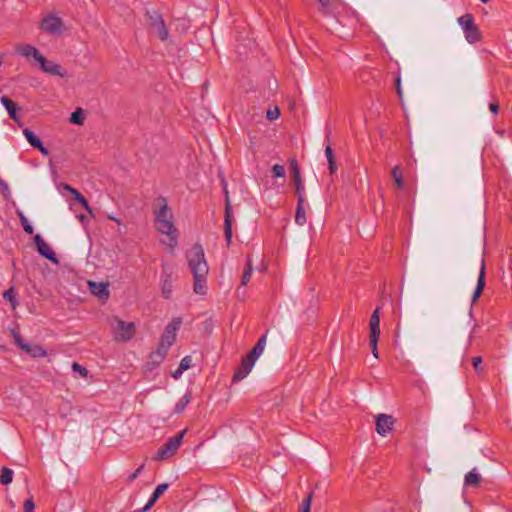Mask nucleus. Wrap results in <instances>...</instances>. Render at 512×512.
<instances>
[{
  "label": "nucleus",
  "mask_w": 512,
  "mask_h": 512,
  "mask_svg": "<svg viewBox=\"0 0 512 512\" xmlns=\"http://www.w3.org/2000/svg\"><path fill=\"white\" fill-rule=\"evenodd\" d=\"M319 11L330 19L336 14L348 12V6L342 0H317Z\"/></svg>",
  "instance_id": "1a4fd4ad"
},
{
  "label": "nucleus",
  "mask_w": 512,
  "mask_h": 512,
  "mask_svg": "<svg viewBox=\"0 0 512 512\" xmlns=\"http://www.w3.org/2000/svg\"><path fill=\"white\" fill-rule=\"evenodd\" d=\"M23 134L26 138V140L28 141V143L36 148L37 146L40 145V143L42 142L31 130H29L28 128H25L23 130Z\"/></svg>",
  "instance_id": "f704fd0d"
},
{
  "label": "nucleus",
  "mask_w": 512,
  "mask_h": 512,
  "mask_svg": "<svg viewBox=\"0 0 512 512\" xmlns=\"http://www.w3.org/2000/svg\"><path fill=\"white\" fill-rule=\"evenodd\" d=\"M392 178L395 182V184L397 185V187L399 189H403L404 187V180H403V175H402V170L400 168L399 165H396L393 169H392Z\"/></svg>",
  "instance_id": "473e14b6"
},
{
  "label": "nucleus",
  "mask_w": 512,
  "mask_h": 512,
  "mask_svg": "<svg viewBox=\"0 0 512 512\" xmlns=\"http://www.w3.org/2000/svg\"><path fill=\"white\" fill-rule=\"evenodd\" d=\"M108 218L112 221H114L115 223L117 224H121V220L117 217H114V216H108Z\"/></svg>",
  "instance_id": "864d4df0"
},
{
  "label": "nucleus",
  "mask_w": 512,
  "mask_h": 512,
  "mask_svg": "<svg viewBox=\"0 0 512 512\" xmlns=\"http://www.w3.org/2000/svg\"><path fill=\"white\" fill-rule=\"evenodd\" d=\"M89 290L91 294L95 295L101 300H107L109 298V288L107 283L103 282H88Z\"/></svg>",
  "instance_id": "6ab92c4d"
},
{
  "label": "nucleus",
  "mask_w": 512,
  "mask_h": 512,
  "mask_svg": "<svg viewBox=\"0 0 512 512\" xmlns=\"http://www.w3.org/2000/svg\"><path fill=\"white\" fill-rule=\"evenodd\" d=\"M165 359L163 358V354L159 352L152 351L149 355L148 361L146 363V368L148 370H153L157 366H159Z\"/></svg>",
  "instance_id": "cd10ccee"
},
{
  "label": "nucleus",
  "mask_w": 512,
  "mask_h": 512,
  "mask_svg": "<svg viewBox=\"0 0 512 512\" xmlns=\"http://www.w3.org/2000/svg\"><path fill=\"white\" fill-rule=\"evenodd\" d=\"M312 497H313L312 493L307 495V497L302 501V504H301L299 512H310V510H311V503H312Z\"/></svg>",
  "instance_id": "a19ab883"
},
{
  "label": "nucleus",
  "mask_w": 512,
  "mask_h": 512,
  "mask_svg": "<svg viewBox=\"0 0 512 512\" xmlns=\"http://www.w3.org/2000/svg\"><path fill=\"white\" fill-rule=\"evenodd\" d=\"M79 219H80V221H82V222H83V221L85 220V216H84V215H81V216H79Z\"/></svg>",
  "instance_id": "5fc2aeb1"
},
{
  "label": "nucleus",
  "mask_w": 512,
  "mask_h": 512,
  "mask_svg": "<svg viewBox=\"0 0 512 512\" xmlns=\"http://www.w3.org/2000/svg\"><path fill=\"white\" fill-rule=\"evenodd\" d=\"M40 28L51 35L59 34L62 31L63 22L55 14H48L42 19Z\"/></svg>",
  "instance_id": "9b49d317"
},
{
  "label": "nucleus",
  "mask_w": 512,
  "mask_h": 512,
  "mask_svg": "<svg viewBox=\"0 0 512 512\" xmlns=\"http://www.w3.org/2000/svg\"><path fill=\"white\" fill-rule=\"evenodd\" d=\"M481 363H482V358L480 356H476V357L472 358L473 367L475 368V370L477 372L479 371V367H480Z\"/></svg>",
  "instance_id": "8fccbe9b"
},
{
  "label": "nucleus",
  "mask_w": 512,
  "mask_h": 512,
  "mask_svg": "<svg viewBox=\"0 0 512 512\" xmlns=\"http://www.w3.org/2000/svg\"><path fill=\"white\" fill-rule=\"evenodd\" d=\"M186 434V429L178 433L177 435L169 438L165 444H163L157 451L154 459L157 461H163L174 456L182 444L183 438Z\"/></svg>",
  "instance_id": "39448f33"
},
{
  "label": "nucleus",
  "mask_w": 512,
  "mask_h": 512,
  "mask_svg": "<svg viewBox=\"0 0 512 512\" xmlns=\"http://www.w3.org/2000/svg\"><path fill=\"white\" fill-rule=\"evenodd\" d=\"M224 194H225V219H224V235L227 245H230L232 242V212H231V204L228 196V191L226 184L223 186Z\"/></svg>",
  "instance_id": "f8f14e48"
},
{
  "label": "nucleus",
  "mask_w": 512,
  "mask_h": 512,
  "mask_svg": "<svg viewBox=\"0 0 512 512\" xmlns=\"http://www.w3.org/2000/svg\"><path fill=\"white\" fill-rule=\"evenodd\" d=\"M358 15L355 11L348 7V12L336 14L328 22V29L340 38H347L350 36V31L358 23Z\"/></svg>",
  "instance_id": "7ed1b4c3"
},
{
  "label": "nucleus",
  "mask_w": 512,
  "mask_h": 512,
  "mask_svg": "<svg viewBox=\"0 0 512 512\" xmlns=\"http://www.w3.org/2000/svg\"><path fill=\"white\" fill-rule=\"evenodd\" d=\"M182 324V319L180 317L174 318L164 330L163 335L159 342L166 343L167 345L172 346L176 340L177 331L179 330Z\"/></svg>",
  "instance_id": "ddd939ff"
},
{
  "label": "nucleus",
  "mask_w": 512,
  "mask_h": 512,
  "mask_svg": "<svg viewBox=\"0 0 512 512\" xmlns=\"http://www.w3.org/2000/svg\"><path fill=\"white\" fill-rule=\"evenodd\" d=\"M154 217L156 230L167 236L162 243L173 251L178 245L177 228L173 221V213L168 206L167 199L163 196L156 198V207L154 208Z\"/></svg>",
  "instance_id": "f257e3e1"
},
{
  "label": "nucleus",
  "mask_w": 512,
  "mask_h": 512,
  "mask_svg": "<svg viewBox=\"0 0 512 512\" xmlns=\"http://www.w3.org/2000/svg\"><path fill=\"white\" fill-rule=\"evenodd\" d=\"M370 335H369V342L371 346L372 354L375 358H378V340L380 336V316H379V308H376L371 317H370Z\"/></svg>",
  "instance_id": "6e6552de"
},
{
  "label": "nucleus",
  "mask_w": 512,
  "mask_h": 512,
  "mask_svg": "<svg viewBox=\"0 0 512 512\" xmlns=\"http://www.w3.org/2000/svg\"><path fill=\"white\" fill-rule=\"evenodd\" d=\"M161 292L165 299H169L173 292L172 272L169 271L165 265H163V271L161 275Z\"/></svg>",
  "instance_id": "f3484780"
},
{
  "label": "nucleus",
  "mask_w": 512,
  "mask_h": 512,
  "mask_svg": "<svg viewBox=\"0 0 512 512\" xmlns=\"http://www.w3.org/2000/svg\"><path fill=\"white\" fill-rule=\"evenodd\" d=\"M0 187H1L2 192H3V194L5 196L10 194V189H9L8 184L4 180H2V179H0Z\"/></svg>",
  "instance_id": "09e8293b"
},
{
  "label": "nucleus",
  "mask_w": 512,
  "mask_h": 512,
  "mask_svg": "<svg viewBox=\"0 0 512 512\" xmlns=\"http://www.w3.org/2000/svg\"><path fill=\"white\" fill-rule=\"evenodd\" d=\"M170 347L171 346L167 345L166 343L159 342L155 352H159V353L163 354V358L165 359Z\"/></svg>",
  "instance_id": "37998d69"
},
{
  "label": "nucleus",
  "mask_w": 512,
  "mask_h": 512,
  "mask_svg": "<svg viewBox=\"0 0 512 512\" xmlns=\"http://www.w3.org/2000/svg\"><path fill=\"white\" fill-rule=\"evenodd\" d=\"M481 476L477 472L476 468H473L469 471L464 478V483L466 486L477 487L480 483Z\"/></svg>",
  "instance_id": "c85d7f7f"
},
{
  "label": "nucleus",
  "mask_w": 512,
  "mask_h": 512,
  "mask_svg": "<svg viewBox=\"0 0 512 512\" xmlns=\"http://www.w3.org/2000/svg\"><path fill=\"white\" fill-rule=\"evenodd\" d=\"M112 329L114 339L119 342L129 341L135 334V324L133 322H125L118 318L114 319Z\"/></svg>",
  "instance_id": "0eeeda50"
},
{
  "label": "nucleus",
  "mask_w": 512,
  "mask_h": 512,
  "mask_svg": "<svg viewBox=\"0 0 512 512\" xmlns=\"http://www.w3.org/2000/svg\"><path fill=\"white\" fill-rule=\"evenodd\" d=\"M325 155L328 161V167L331 174L336 173L337 165L335 163L334 154L331 145L328 143L325 146Z\"/></svg>",
  "instance_id": "c756f323"
},
{
  "label": "nucleus",
  "mask_w": 512,
  "mask_h": 512,
  "mask_svg": "<svg viewBox=\"0 0 512 512\" xmlns=\"http://www.w3.org/2000/svg\"><path fill=\"white\" fill-rule=\"evenodd\" d=\"M191 400V395L189 393H185L175 404L174 412L175 413H182L186 406L189 404Z\"/></svg>",
  "instance_id": "2f4dec72"
},
{
  "label": "nucleus",
  "mask_w": 512,
  "mask_h": 512,
  "mask_svg": "<svg viewBox=\"0 0 512 512\" xmlns=\"http://www.w3.org/2000/svg\"><path fill=\"white\" fill-rule=\"evenodd\" d=\"M272 173H273L274 177H277V178L284 177L285 168H284V166H282L280 164H275L272 167Z\"/></svg>",
  "instance_id": "79ce46f5"
},
{
  "label": "nucleus",
  "mask_w": 512,
  "mask_h": 512,
  "mask_svg": "<svg viewBox=\"0 0 512 512\" xmlns=\"http://www.w3.org/2000/svg\"><path fill=\"white\" fill-rule=\"evenodd\" d=\"M0 102L6 108L10 118H12L14 121L17 122L19 120V118L17 115L16 104L11 99H9L8 97H5V96H2L0 98Z\"/></svg>",
  "instance_id": "b1692460"
},
{
  "label": "nucleus",
  "mask_w": 512,
  "mask_h": 512,
  "mask_svg": "<svg viewBox=\"0 0 512 512\" xmlns=\"http://www.w3.org/2000/svg\"><path fill=\"white\" fill-rule=\"evenodd\" d=\"M16 52H17V54H19L20 56H23L25 58L32 57L37 62H38V59H40L42 57L39 50L30 44H22V45L17 46Z\"/></svg>",
  "instance_id": "412c9836"
},
{
  "label": "nucleus",
  "mask_w": 512,
  "mask_h": 512,
  "mask_svg": "<svg viewBox=\"0 0 512 512\" xmlns=\"http://www.w3.org/2000/svg\"><path fill=\"white\" fill-rule=\"evenodd\" d=\"M72 370H73V372L78 373L79 376L82 378H87V376H88V370L84 366L80 365L77 362H73Z\"/></svg>",
  "instance_id": "ea45409f"
},
{
  "label": "nucleus",
  "mask_w": 512,
  "mask_h": 512,
  "mask_svg": "<svg viewBox=\"0 0 512 512\" xmlns=\"http://www.w3.org/2000/svg\"><path fill=\"white\" fill-rule=\"evenodd\" d=\"M38 63L44 72L50 73L52 75H62L61 67L54 62L47 61L44 56L38 59Z\"/></svg>",
  "instance_id": "4be33fe9"
},
{
  "label": "nucleus",
  "mask_w": 512,
  "mask_h": 512,
  "mask_svg": "<svg viewBox=\"0 0 512 512\" xmlns=\"http://www.w3.org/2000/svg\"><path fill=\"white\" fill-rule=\"evenodd\" d=\"M143 469H144V465L142 464L131 475H129L128 481H130V482L134 481L139 476V474L143 471Z\"/></svg>",
  "instance_id": "a18cd8bd"
},
{
  "label": "nucleus",
  "mask_w": 512,
  "mask_h": 512,
  "mask_svg": "<svg viewBox=\"0 0 512 512\" xmlns=\"http://www.w3.org/2000/svg\"><path fill=\"white\" fill-rule=\"evenodd\" d=\"M295 222L299 226H303L306 223V213H305V209H304V202L298 201V205H297L296 213H295Z\"/></svg>",
  "instance_id": "7c9ffc66"
},
{
  "label": "nucleus",
  "mask_w": 512,
  "mask_h": 512,
  "mask_svg": "<svg viewBox=\"0 0 512 512\" xmlns=\"http://www.w3.org/2000/svg\"><path fill=\"white\" fill-rule=\"evenodd\" d=\"M267 335H263L255 344L253 349L248 353L250 358L257 360L263 353L266 346Z\"/></svg>",
  "instance_id": "393cba45"
},
{
  "label": "nucleus",
  "mask_w": 512,
  "mask_h": 512,
  "mask_svg": "<svg viewBox=\"0 0 512 512\" xmlns=\"http://www.w3.org/2000/svg\"><path fill=\"white\" fill-rule=\"evenodd\" d=\"M280 115L279 109L275 107L273 110L269 109L267 111V118L269 120H276Z\"/></svg>",
  "instance_id": "c03bdc74"
},
{
  "label": "nucleus",
  "mask_w": 512,
  "mask_h": 512,
  "mask_svg": "<svg viewBox=\"0 0 512 512\" xmlns=\"http://www.w3.org/2000/svg\"><path fill=\"white\" fill-rule=\"evenodd\" d=\"M3 298L10 302L13 309L16 308L18 302L16 299V292L13 287L9 288L8 290H5L3 293Z\"/></svg>",
  "instance_id": "e433bc0d"
},
{
  "label": "nucleus",
  "mask_w": 512,
  "mask_h": 512,
  "mask_svg": "<svg viewBox=\"0 0 512 512\" xmlns=\"http://www.w3.org/2000/svg\"><path fill=\"white\" fill-rule=\"evenodd\" d=\"M65 189L68 190L72 194L73 198L78 203H80L87 212L92 214V209L89 206L87 200L81 195V193L78 190H76L75 188H73V187H71L69 185H66Z\"/></svg>",
  "instance_id": "bb28decb"
},
{
  "label": "nucleus",
  "mask_w": 512,
  "mask_h": 512,
  "mask_svg": "<svg viewBox=\"0 0 512 512\" xmlns=\"http://www.w3.org/2000/svg\"><path fill=\"white\" fill-rule=\"evenodd\" d=\"M186 260L194 278V292L199 295L206 294L209 266L202 245L199 243L193 244L186 252Z\"/></svg>",
  "instance_id": "f03ea898"
},
{
  "label": "nucleus",
  "mask_w": 512,
  "mask_h": 512,
  "mask_svg": "<svg viewBox=\"0 0 512 512\" xmlns=\"http://www.w3.org/2000/svg\"><path fill=\"white\" fill-rule=\"evenodd\" d=\"M43 155H48L49 154V151L48 149L43 145V143L41 142L39 146L36 147Z\"/></svg>",
  "instance_id": "603ef678"
},
{
  "label": "nucleus",
  "mask_w": 512,
  "mask_h": 512,
  "mask_svg": "<svg viewBox=\"0 0 512 512\" xmlns=\"http://www.w3.org/2000/svg\"><path fill=\"white\" fill-rule=\"evenodd\" d=\"M295 193L299 202H304V184L301 179L300 170L295 160L291 162Z\"/></svg>",
  "instance_id": "a211bd4d"
},
{
  "label": "nucleus",
  "mask_w": 512,
  "mask_h": 512,
  "mask_svg": "<svg viewBox=\"0 0 512 512\" xmlns=\"http://www.w3.org/2000/svg\"><path fill=\"white\" fill-rule=\"evenodd\" d=\"M168 489V484L167 483H161L159 484L154 492L152 493V495L150 496V499L148 500L147 504L145 505V507L142 509L143 512L149 510L153 505L154 503L158 500V498Z\"/></svg>",
  "instance_id": "5701e85b"
},
{
  "label": "nucleus",
  "mask_w": 512,
  "mask_h": 512,
  "mask_svg": "<svg viewBox=\"0 0 512 512\" xmlns=\"http://www.w3.org/2000/svg\"><path fill=\"white\" fill-rule=\"evenodd\" d=\"M34 242L37 248L38 253L51 261L52 263L57 264L58 259L54 253V251L49 247V245L44 241V239L39 235H35Z\"/></svg>",
  "instance_id": "2eb2a0df"
},
{
  "label": "nucleus",
  "mask_w": 512,
  "mask_h": 512,
  "mask_svg": "<svg viewBox=\"0 0 512 512\" xmlns=\"http://www.w3.org/2000/svg\"><path fill=\"white\" fill-rule=\"evenodd\" d=\"M13 470L7 467L2 468L1 474H0V483L2 485H8L13 480Z\"/></svg>",
  "instance_id": "72a5a7b5"
},
{
  "label": "nucleus",
  "mask_w": 512,
  "mask_h": 512,
  "mask_svg": "<svg viewBox=\"0 0 512 512\" xmlns=\"http://www.w3.org/2000/svg\"><path fill=\"white\" fill-rule=\"evenodd\" d=\"M146 16L149 29L156 33L161 41L167 40L169 31L163 17L156 11H147Z\"/></svg>",
  "instance_id": "423d86ee"
},
{
  "label": "nucleus",
  "mask_w": 512,
  "mask_h": 512,
  "mask_svg": "<svg viewBox=\"0 0 512 512\" xmlns=\"http://www.w3.org/2000/svg\"><path fill=\"white\" fill-rule=\"evenodd\" d=\"M489 110L491 111V113L493 115L496 116L498 114V111H499V104H498V102L494 101V102L490 103Z\"/></svg>",
  "instance_id": "de8ad7c7"
},
{
  "label": "nucleus",
  "mask_w": 512,
  "mask_h": 512,
  "mask_svg": "<svg viewBox=\"0 0 512 512\" xmlns=\"http://www.w3.org/2000/svg\"><path fill=\"white\" fill-rule=\"evenodd\" d=\"M34 502L32 499H27L24 503V512H34Z\"/></svg>",
  "instance_id": "49530a36"
},
{
  "label": "nucleus",
  "mask_w": 512,
  "mask_h": 512,
  "mask_svg": "<svg viewBox=\"0 0 512 512\" xmlns=\"http://www.w3.org/2000/svg\"><path fill=\"white\" fill-rule=\"evenodd\" d=\"M396 90H397V94L399 97L402 96V89H401V78L400 76L397 77L396 79Z\"/></svg>",
  "instance_id": "3c124183"
},
{
  "label": "nucleus",
  "mask_w": 512,
  "mask_h": 512,
  "mask_svg": "<svg viewBox=\"0 0 512 512\" xmlns=\"http://www.w3.org/2000/svg\"><path fill=\"white\" fill-rule=\"evenodd\" d=\"M461 26L465 39L470 44H475L481 40V32L474 22V17L470 13H466L457 19Z\"/></svg>",
  "instance_id": "20e7f679"
},
{
  "label": "nucleus",
  "mask_w": 512,
  "mask_h": 512,
  "mask_svg": "<svg viewBox=\"0 0 512 512\" xmlns=\"http://www.w3.org/2000/svg\"><path fill=\"white\" fill-rule=\"evenodd\" d=\"M18 216H19V219L21 221V224H22V227L24 229V231L27 233V234H33L34 232V229L33 227L31 226V224L29 223L28 219L26 218V216L22 213V212H18Z\"/></svg>",
  "instance_id": "58836bf2"
},
{
  "label": "nucleus",
  "mask_w": 512,
  "mask_h": 512,
  "mask_svg": "<svg viewBox=\"0 0 512 512\" xmlns=\"http://www.w3.org/2000/svg\"><path fill=\"white\" fill-rule=\"evenodd\" d=\"M394 426V418L391 415L379 414L376 417V431L381 436H386Z\"/></svg>",
  "instance_id": "dca6fc26"
},
{
  "label": "nucleus",
  "mask_w": 512,
  "mask_h": 512,
  "mask_svg": "<svg viewBox=\"0 0 512 512\" xmlns=\"http://www.w3.org/2000/svg\"><path fill=\"white\" fill-rule=\"evenodd\" d=\"M480 1L483 2V3L489 2V0H480Z\"/></svg>",
  "instance_id": "6e6d98bb"
},
{
  "label": "nucleus",
  "mask_w": 512,
  "mask_h": 512,
  "mask_svg": "<svg viewBox=\"0 0 512 512\" xmlns=\"http://www.w3.org/2000/svg\"><path fill=\"white\" fill-rule=\"evenodd\" d=\"M485 275H486V266H485V260L482 257L481 258V265H480L479 276H478V280H477V285H476V288H475L474 293L472 295V302L473 303L478 300V298L480 297V295H481V293L483 291V288L485 286Z\"/></svg>",
  "instance_id": "aec40b11"
},
{
  "label": "nucleus",
  "mask_w": 512,
  "mask_h": 512,
  "mask_svg": "<svg viewBox=\"0 0 512 512\" xmlns=\"http://www.w3.org/2000/svg\"><path fill=\"white\" fill-rule=\"evenodd\" d=\"M70 122L77 125H82L84 122V114L81 108H77L70 117Z\"/></svg>",
  "instance_id": "4c0bfd02"
},
{
  "label": "nucleus",
  "mask_w": 512,
  "mask_h": 512,
  "mask_svg": "<svg viewBox=\"0 0 512 512\" xmlns=\"http://www.w3.org/2000/svg\"><path fill=\"white\" fill-rule=\"evenodd\" d=\"M252 271H253V268H252V262H251V259L250 257L247 258V265H246V269L242 275V278H241V285L242 286H245L248 284V282L250 281V278H251V275H252Z\"/></svg>",
  "instance_id": "c9c22d12"
},
{
  "label": "nucleus",
  "mask_w": 512,
  "mask_h": 512,
  "mask_svg": "<svg viewBox=\"0 0 512 512\" xmlns=\"http://www.w3.org/2000/svg\"><path fill=\"white\" fill-rule=\"evenodd\" d=\"M192 366V357L185 356L181 359L177 370L172 373V377L174 379H178L184 373V371L188 370Z\"/></svg>",
  "instance_id": "a878e982"
},
{
  "label": "nucleus",
  "mask_w": 512,
  "mask_h": 512,
  "mask_svg": "<svg viewBox=\"0 0 512 512\" xmlns=\"http://www.w3.org/2000/svg\"><path fill=\"white\" fill-rule=\"evenodd\" d=\"M256 360L250 358L247 354L241 361L239 368L235 371L233 375V382H239L243 380L252 370L255 365Z\"/></svg>",
  "instance_id": "4468645a"
},
{
  "label": "nucleus",
  "mask_w": 512,
  "mask_h": 512,
  "mask_svg": "<svg viewBox=\"0 0 512 512\" xmlns=\"http://www.w3.org/2000/svg\"><path fill=\"white\" fill-rule=\"evenodd\" d=\"M14 340H15V344L20 349H22L23 351H25L26 353H28L30 356H32L34 358L45 357L47 354L46 350L41 345L29 344V343L25 342L21 338V336L17 333L14 334Z\"/></svg>",
  "instance_id": "9d476101"
}]
</instances>
